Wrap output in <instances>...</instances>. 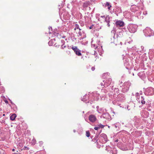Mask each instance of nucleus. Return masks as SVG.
I'll return each mask as SVG.
<instances>
[{
    "mask_svg": "<svg viewBox=\"0 0 154 154\" xmlns=\"http://www.w3.org/2000/svg\"><path fill=\"white\" fill-rule=\"evenodd\" d=\"M136 96L137 97V100L139 103H141L142 104H144L145 103V101L144 100V98L143 96L140 97L139 95V93H136L135 94Z\"/></svg>",
    "mask_w": 154,
    "mask_h": 154,
    "instance_id": "9d476101",
    "label": "nucleus"
},
{
    "mask_svg": "<svg viewBox=\"0 0 154 154\" xmlns=\"http://www.w3.org/2000/svg\"><path fill=\"white\" fill-rule=\"evenodd\" d=\"M90 133L88 131H86V135L87 137H89L90 136Z\"/></svg>",
    "mask_w": 154,
    "mask_h": 154,
    "instance_id": "473e14b6",
    "label": "nucleus"
},
{
    "mask_svg": "<svg viewBox=\"0 0 154 154\" xmlns=\"http://www.w3.org/2000/svg\"><path fill=\"white\" fill-rule=\"evenodd\" d=\"M143 0H140V2H142L140 4H138L137 5H132L130 9L131 10L134 12H136L137 11H138L140 9L142 10L143 8Z\"/></svg>",
    "mask_w": 154,
    "mask_h": 154,
    "instance_id": "f03ea898",
    "label": "nucleus"
},
{
    "mask_svg": "<svg viewBox=\"0 0 154 154\" xmlns=\"http://www.w3.org/2000/svg\"><path fill=\"white\" fill-rule=\"evenodd\" d=\"M50 28H51V29H52V28H51V27H50Z\"/></svg>",
    "mask_w": 154,
    "mask_h": 154,
    "instance_id": "052dcab7",
    "label": "nucleus"
},
{
    "mask_svg": "<svg viewBox=\"0 0 154 154\" xmlns=\"http://www.w3.org/2000/svg\"><path fill=\"white\" fill-rule=\"evenodd\" d=\"M61 42L62 43V45H64L65 43V42L64 41V40H61Z\"/></svg>",
    "mask_w": 154,
    "mask_h": 154,
    "instance_id": "ea45409f",
    "label": "nucleus"
},
{
    "mask_svg": "<svg viewBox=\"0 0 154 154\" xmlns=\"http://www.w3.org/2000/svg\"><path fill=\"white\" fill-rule=\"evenodd\" d=\"M8 101H7V100H6V101H5V102L6 103H8Z\"/></svg>",
    "mask_w": 154,
    "mask_h": 154,
    "instance_id": "864d4df0",
    "label": "nucleus"
},
{
    "mask_svg": "<svg viewBox=\"0 0 154 154\" xmlns=\"http://www.w3.org/2000/svg\"><path fill=\"white\" fill-rule=\"evenodd\" d=\"M142 116L144 118H147L148 116V114L147 112L145 111H143L142 113Z\"/></svg>",
    "mask_w": 154,
    "mask_h": 154,
    "instance_id": "6ab92c4d",
    "label": "nucleus"
},
{
    "mask_svg": "<svg viewBox=\"0 0 154 154\" xmlns=\"http://www.w3.org/2000/svg\"><path fill=\"white\" fill-rule=\"evenodd\" d=\"M49 29L50 30V28L49 27Z\"/></svg>",
    "mask_w": 154,
    "mask_h": 154,
    "instance_id": "0e129e2a",
    "label": "nucleus"
},
{
    "mask_svg": "<svg viewBox=\"0 0 154 154\" xmlns=\"http://www.w3.org/2000/svg\"><path fill=\"white\" fill-rule=\"evenodd\" d=\"M119 82H120V83H119L120 85V84H121L122 83V81L120 82V81H119Z\"/></svg>",
    "mask_w": 154,
    "mask_h": 154,
    "instance_id": "a18cd8bd",
    "label": "nucleus"
},
{
    "mask_svg": "<svg viewBox=\"0 0 154 154\" xmlns=\"http://www.w3.org/2000/svg\"><path fill=\"white\" fill-rule=\"evenodd\" d=\"M113 91L114 92V93H112H112L113 94L112 95V94H108V95L109 94V96H111L112 98V97H113L114 98H116L117 97H119L121 96L123 98L124 97V94H119V89L117 88H115Z\"/></svg>",
    "mask_w": 154,
    "mask_h": 154,
    "instance_id": "39448f33",
    "label": "nucleus"
},
{
    "mask_svg": "<svg viewBox=\"0 0 154 154\" xmlns=\"http://www.w3.org/2000/svg\"><path fill=\"white\" fill-rule=\"evenodd\" d=\"M104 75H108V73H105L104 74Z\"/></svg>",
    "mask_w": 154,
    "mask_h": 154,
    "instance_id": "49530a36",
    "label": "nucleus"
},
{
    "mask_svg": "<svg viewBox=\"0 0 154 154\" xmlns=\"http://www.w3.org/2000/svg\"><path fill=\"white\" fill-rule=\"evenodd\" d=\"M152 51V50H149V51L150 52V51Z\"/></svg>",
    "mask_w": 154,
    "mask_h": 154,
    "instance_id": "13d9d810",
    "label": "nucleus"
},
{
    "mask_svg": "<svg viewBox=\"0 0 154 154\" xmlns=\"http://www.w3.org/2000/svg\"><path fill=\"white\" fill-rule=\"evenodd\" d=\"M124 65L127 68H129L130 66V64L129 63H128V62H124Z\"/></svg>",
    "mask_w": 154,
    "mask_h": 154,
    "instance_id": "a878e982",
    "label": "nucleus"
},
{
    "mask_svg": "<svg viewBox=\"0 0 154 154\" xmlns=\"http://www.w3.org/2000/svg\"><path fill=\"white\" fill-rule=\"evenodd\" d=\"M117 98H118V100H119L120 101H122L125 99V96H124V98H123V97H122L121 96H120V97H117Z\"/></svg>",
    "mask_w": 154,
    "mask_h": 154,
    "instance_id": "7c9ffc66",
    "label": "nucleus"
},
{
    "mask_svg": "<svg viewBox=\"0 0 154 154\" xmlns=\"http://www.w3.org/2000/svg\"><path fill=\"white\" fill-rule=\"evenodd\" d=\"M72 48L74 51L75 52L77 50H78V49L76 46H72Z\"/></svg>",
    "mask_w": 154,
    "mask_h": 154,
    "instance_id": "bb28decb",
    "label": "nucleus"
},
{
    "mask_svg": "<svg viewBox=\"0 0 154 154\" xmlns=\"http://www.w3.org/2000/svg\"><path fill=\"white\" fill-rule=\"evenodd\" d=\"M116 25L117 26H124V22L121 20L118 21L116 22Z\"/></svg>",
    "mask_w": 154,
    "mask_h": 154,
    "instance_id": "2eb2a0df",
    "label": "nucleus"
},
{
    "mask_svg": "<svg viewBox=\"0 0 154 154\" xmlns=\"http://www.w3.org/2000/svg\"><path fill=\"white\" fill-rule=\"evenodd\" d=\"M94 129L95 130H98V129H99V127H98V125L97 126L94 127Z\"/></svg>",
    "mask_w": 154,
    "mask_h": 154,
    "instance_id": "c9c22d12",
    "label": "nucleus"
},
{
    "mask_svg": "<svg viewBox=\"0 0 154 154\" xmlns=\"http://www.w3.org/2000/svg\"><path fill=\"white\" fill-rule=\"evenodd\" d=\"M100 139L103 143H105L107 141V138L106 135L104 134H102L100 135Z\"/></svg>",
    "mask_w": 154,
    "mask_h": 154,
    "instance_id": "ddd939ff",
    "label": "nucleus"
},
{
    "mask_svg": "<svg viewBox=\"0 0 154 154\" xmlns=\"http://www.w3.org/2000/svg\"><path fill=\"white\" fill-rule=\"evenodd\" d=\"M76 55L80 56L81 55V51L78 49V50H77L75 52Z\"/></svg>",
    "mask_w": 154,
    "mask_h": 154,
    "instance_id": "b1692460",
    "label": "nucleus"
},
{
    "mask_svg": "<svg viewBox=\"0 0 154 154\" xmlns=\"http://www.w3.org/2000/svg\"><path fill=\"white\" fill-rule=\"evenodd\" d=\"M99 107V106H97V109H98V108Z\"/></svg>",
    "mask_w": 154,
    "mask_h": 154,
    "instance_id": "6e6d98bb",
    "label": "nucleus"
},
{
    "mask_svg": "<svg viewBox=\"0 0 154 154\" xmlns=\"http://www.w3.org/2000/svg\"><path fill=\"white\" fill-rule=\"evenodd\" d=\"M49 33L50 34L51 32H49Z\"/></svg>",
    "mask_w": 154,
    "mask_h": 154,
    "instance_id": "bf43d9fd",
    "label": "nucleus"
},
{
    "mask_svg": "<svg viewBox=\"0 0 154 154\" xmlns=\"http://www.w3.org/2000/svg\"><path fill=\"white\" fill-rule=\"evenodd\" d=\"M147 14V12L146 11H144L143 12V14H144V15H146Z\"/></svg>",
    "mask_w": 154,
    "mask_h": 154,
    "instance_id": "58836bf2",
    "label": "nucleus"
},
{
    "mask_svg": "<svg viewBox=\"0 0 154 154\" xmlns=\"http://www.w3.org/2000/svg\"><path fill=\"white\" fill-rule=\"evenodd\" d=\"M78 34L79 36H81L82 35V33L81 31L79 32Z\"/></svg>",
    "mask_w": 154,
    "mask_h": 154,
    "instance_id": "79ce46f5",
    "label": "nucleus"
},
{
    "mask_svg": "<svg viewBox=\"0 0 154 154\" xmlns=\"http://www.w3.org/2000/svg\"><path fill=\"white\" fill-rule=\"evenodd\" d=\"M151 154H154V151H153L152 153H151Z\"/></svg>",
    "mask_w": 154,
    "mask_h": 154,
    "instance_id": "8fccbe9b",
    "label": "nucleus"
},
{
    "mask_svg": "<svg viewBox=\"0 0 154 154\" xmlns=\"http://www.w3.org/2000/svg\"><path fill=\"white\" fill-rule=\"evenodd\" d=\"M97 46H99L98 48L99 49V50H98V51H100V52H101L102 51L103 49L102 48V46L101 45V42L99 41L97 42Z\"/></svg>",
    "mask_w": 154,
    "mask_h": 154,
    "instance_id": "a211bd4d",
    "label": "nucleus"
},
{
    "mask_svg": "<svg viewBox=\"0 0 154 154\" xmlns=\"http://www.w3.org/2000/svg\"><path fill=\"white\" fill-rule=\"evenodd\" d=\"M153 89L151 87L147 88L145 91L144 94L146 95H151L154 94Z\"/></svg>",
    "mask_w": 154,
    "mask_h": 154,
    "instance_id": "9b49d317",
    "label": "nucleus"
},
{
    "mask_svg": "<svg viewBox=\"0 0 154 154\" xmlns=\"http://www.w3.org/2000/svg\"><path fill=\"white\" fill-rule=\"evenodd\" d=\"M90 94L91 95V98L92 99V101L95 100L99 99L100 95L97 93L96 92L93 93L92 94Z\"/></svg>",
    "mask_w": 154,
    "mask_h": 154,
    "instance_id": "f8f14e48",
    "label": "nucleus"
},
{
    "mask_svg": "<svg viewBox=\"0 0 154 154\" xmlns=\"http://www.w3.org/2000/svg\"><path fill=\"white\" fill-rule=\"evenodd\" d=\"M79 29V30H81V29L79 28V25L77 24H76L75 25V28L74 29L75 30L76 29Z\"/></svg>",
    "mask_w": 154,
    "mask_h": 154,
    "instance_id": "c756f323",
    "label": "nucleus"
},
{
    "mask_svg": "<svg viewBox=\"0 0 154 154\" xmlns=\"http://www.w3.org/2000/svg\"><path fill=\"white\" fill-rule=\"evenodd\" d=\"M0 154H6V152L3 150L0 151Z\"/></svg>",
    "mask_w": 154,
    "mask_h": 154,
    "instance_id": "72a5a7b5",
    "label": "nucleus"
},
{
    "mask_svg": "<svg viewBox=\"0 0 154 154\" xmlns=\"http://www.w3.org/2000/svg\"><path fill=\"white\" fill-rule=\"evenodd\" d=\"M122 124H124V123H123V122H122Z\"/></svg>",
    "mask_w": 154,
    "mask_h": 154,
    "instance_id": "4d7b16f0",
    "label": "nucleus"
},
{
    "mask_svg": "<svg viewBox=\"0 0 154 154\" xmlns=\"http://www.w3.org/2000/svg\"><path fill=\"white\" fill-rule=\"evenodd\" d=\"M64 45H62L61 46V48L62 49H63L64 48H65L66 47V46H63Z\"/></svg>",
    "mask_w": 154,
    "mask_h": 154,
    "instance_id": "e433bc0d",
    "label": "nucleus"
},
{
    "mask_svg": "<svg viewBox=\"0 0 154 154\" xmlns=\"http://www.w3.org/2000/svg\"><path fill=\"white\" fill-rule=\"evenodd\" d=\"M91 45L92 48H94L95 49H99L98 47L99 46H97V45L93 44V41L91 42Z\"/></svg>",
    "mask_w": 154,
    "mask_h": 154,
    "instance_id": "aec40b11",
    "label": "nucleus"
},
{
    "mask_svg": "<svg viewBox=\"0 0 154 154\" xmlns=\"http://www.w3.org/2000/svg\"><path fill=\"white\" fill-rule=\"evenodd\" d=\"M89 120L91 122H94L97 120V118L94 115H91L89 116Z\"/></svg>",
    "mask_w": 154,
    "mask_h": 154,
    "instance_id": "4468645a",
    "label": "nucleus"
},
{
    "mask_svg": "<svg viewBox=\"0 0 154 154\" xmlns=\"http://www.w3.org/2000/svg\"><path fill=\"white\" fill-rule=\"evenodd\" d=\"M144 34L146 36H151L154 35L153 31L149 27H146L143 30Z\"/></svg>",
    "mask_w": 154,
    "mask_h": 154,
    "instance_id": "423d86ee",
    "label": "nucleus"
},
{
    "mask_svg": "<svg viewBox=\"0 0 154 154\" xmlns=\"http://www.w3.org/2000/svg\"><path fill=\"white\" fill-rule=\"evenodd\" d=\"M54 34L56 36H58L59 35V34L57 33H54Z\"/></svg>",
    "mask_w": 154,
    "mask_h": 154,
    "instance_id": "a19ab883",
    "label": "nucleus"
},
{
    "mask_svg": "<svg viewBox=\"0 0 154 154\" xmlns=\"http://www.w3.org/2000/svg\"><path fill=\"white\" fill-rule=\"evenodd\" d=\"M141 9H140L138 10V11H137L136 12V15L137 17L139 19H143V16H140V15L141 13V11H140Z\"/></svg>",
    "mask_w": 154,
    "mask_h": 154,
    "instance_id": "dca6fc26",
    "label": "nucleus"
},
{
    "mask_svg": "<svg viewBox=\"0 0 154 154\" xmlns=\"http://www.w3.org/2000/svg\"><path fill=\"white\" fill-rule=\"evenodd\" d=\"M101 118H103L107 119H109V115L108 113H104L101 116Z\"/></svg>",
    "mask_w": 154,
    "mask_h": 154,
    "instance_id": "f3484780",
    "label": "nucleus"
},
{
    "mask_svg": "<svg viewBox=\"0 0 154 154\" xmlns=\"http://www.w3.org/2000/svg\"><path fill=\"white\" fill-rule=\"evenodd\" d=\"M39 143H40V144H39L40 146H42L43 144V142L42 141H40Z\"/></svg>",
    "mask_w": 154,
    "mask_h": 154,
    "instance_id": "4c0bfd02",
    "label": "nucleus"
},
{
    "mask_svg": "<svg viewBox=\"0 0 154 154\" xmlns=\"http://www.w3.org/2000/svg\"><path fill=\"white\" fill-rule=\"evenodd\" d=\"M95 69V68L94 67H92V68H91V70H92V71H94Z\"/></svg>",
    "mask_w": 154,
    "mask_h": 154,
    "instance_id": "37998d69",
    "label": "nucleus"
},
{
    "mask_svg": "<svg viewBox=\"0 0 154 154\" xmlns=\"http://www.w3.org/2000/svg\"><path fill=\"white\" fill-rule=\"evenodd\" d=\"M141 48L142 50H143V49L144 48V47L143 46H141Z\"/></svg>",
    "mask_w": 154,
    "mask_h": 154,
    "instance_id": "c03bdc74",
    "label": "nucleus"
},
{
    "mask_svg": "<svg viewBox=\"0 0 154 154\" xmlns=\"http://www.w3.org/2000/svg\"><path fill=\"white\" fill-rule=\"evenodd\" d=\"M84 25V23H83V25H82V26H83Z\"/></svg>",
    "mask_w": 154,
    "mask_h": 154,
    "instance_id": "e2e57ef3",
    "label": "nucleus"
},
{
    "mask_svg": "<svg viewBox=\"0 0 154 154\" xmlns=\"http://www.w3.org/2000/svg\"><path fill=\"white\" fill-rule=\"evenodd\" d=\"M108 91L105 89H102L101 90V92L103 93V95L104 96V97H105V95L107 93Z\"/></svg>",
    "mask_w": 154,
    "mask_h": 154,
    "instance_id": "412c9836",
    "label": "nucleus"
},
{
    "mask_svg": "<svg viewBox=\"0 0 154 154\" xmlns=\"http://www.w3.org/2000/svg\"><path fill=\"white\" fill-rule=\"evenodd\" d=\"M82 26L83 24H82Z\"/></svg>",
    "mask_w": 154,
    "mask_h": 154,
    "instance_id": "69168bd1",
    "label": "nucleus"
},
{
    "mask_svg": "<svg viewBox=\"0 0 154 154\" xmlns=\"http://www.w3.org/2000/svg\"><path fill=\"white\" fill-rule=\"evenodd\" d=\"M120 125V123L119 122H117L112 125V126L113 127H114L115 128H119Z\"/></svg>",
    "mask_w": 154,
    "mask_h": 154,
    "instance_id": "4be33fe9",
    "label": "nucleus"
},
{
    "mask_svg": "<svg viewBox=\"0 0 154 154\" xmlns=\"http://www.w3.org/2000/svg\"><path fill=\"white\" fill-rule=\"evenodd\" d=\"M127 28L130 32L134 33L137 30V26L136 25L130 24L128 25Z\"/></svg>",
    "mask_w": 154,
    "mask_h": 154,
    "instance_id": "6e6552de",
    "label": "nucleus"
},
{
    "mask_svg": "<svg viewBox=\"0 0 154 154\" xmlns=\"http://www.w3.org/2000/svg\"><path fill=\"white\" fill-rule=\"evenodd\" d=\"M16 117V115L15 114H14L10 116V119L11 120L13 121L15 119Z\"/></svg>",
    "mask_w": 154,
    "mask_h": 154,
    "instance_id": "5701e85b",
    "label": "nucleus"
},
{
    "mask_svg": "<svg viewBox=\"0 0 154 154\" xmlns=\"http://www.w3.org/2000/svg\"><path fill=\"white\" fill-rule=\"evenodd\" d=\"M106 6H107L108 7V8L109 10L110 9V8L111 7V5H110L108 2H106Z\"/></svg>",
    "mask_w": 154,
    "mask_h": 154,
    "instance_id": "cd10ccee",
    "label": "nucleus"
},
{
    "mask_svg": "<svg viewBox=\"0 0 154 154\" xmlns=\"http://www.w3.org/2000/svg\"><path fill=\"white\" fill-rule=\"evenodd\" d=\"M112 82V79L110 78H108L106 79L103 80V82H101V86H103L104 87H107L110 85Z\"/></svg>",
    "mask_w": 154,
    "mask_h": 154,
    "instance_id": "0eeeda50",
    "label": "nucleus"
},
{
    "mask_svg": "<svg viewBox=\"0 0 154 154\" xmlns=\"http://www.w3.org/2000/svg\"><path fill=\"white\" fill-rule=\"evenodd\" d=\"M88 5V2H85L84 3L83 5V6L84 8L87 7Z\"/></svg>",
    "mask_w": 154,
    "mask_h": 154,
    "instance_id": "c85d7f7f",
    "label": "nucleus"
},
{
    "mask_svg": "<svg viewBox=\"0 0 154 154\" xmlns=\"http://www.w3.org/2000/svg\"><path fill=\"white\" fill-rule=\"evenodd\" d=\"M15 151V149H12V151Z\"/></svg>",
    "mask_w": 154,
    "mask_h": 154,
    "instance_id": "3c124183",
    "label": "nucleus"
},
{
    "mask_svg": "<svg viewBox=\"0 0 154 154\" xmlns=\"http://www.w3.org/2000/svg\"><path fill=\"white\" fill-rule=\"evenodd\" d=\"M73 131L74 132V133H75L76 131L75 130H74Z\"/></svg>",
    "mask_w": 154,
    "mask_h": 154,
    "instance_id": "09e8293b",
    "label": "nucleus"
},
{
    "mask_svg": "<svg viewBox=\"0 0 154 154\" xmlns=\"http://www.w3.org/2000/svg\"><path fill=\"white\" fill-rule=\"evenodd\" d=\"M82 100L83 101L85 102L86 103H87L90 102L91 103V101L92 102V99L91 98V95L90 94L87 97V95H85L83 96L82 99Z\"/></svg>",
    "mask_w": 154,
    "mask_h": 154,
    "instance_id": "1a4fd4ad",
    "label": "nucleus"
},
{
    "mask_svg": "<svg viewBox=\"0 0 154 154\" xmlns=\"http://www.w3.org/2000/svg\"><path fill=\"white\" fill-rule=\"evenodd\" d=\"M116 32V30L114 29H112L111 32L112 37L111 38V43H113L115 45H117L119 44V43L121 44V42L119 41L118 38L117 36L116 38H115Z\"/></svg>",
    "mask_w": 154,
    "mask_h": 154,
    "instance_id": "7ed1b4c3",
    "label": "nucleus"
},
{
    "mask_svg": "<svg viewBox=\"0 0 154 154\" xmlns=\"http://www.w3.org/2000/svg\"><path fill=\"white\" fill-rule=\"evenodd\" d=\"M53 40L55 41V39H53L52 40L49 41L48 43L49 46H52L54 44V43L53 42Z\"/></svg>",
    "mask_w": 154,
    "mask_h": 154,
    "instance_id": "393cba45",
    "label": "nucleus"
},
{
    "mask_svg": "<svg viewBox=\"0 0 154 154\" xmlns=\"http://www.w3.org/2000/svg\"><path fill=\"white\" fill-rule=\"evenodd\" d=\"M103 98H102V100H104L105 99V97H103Z\"/></svg>",
    "mask_w": 154,
    "mask_h": 154,
    "instance_id": "de8ad7c7",
    "label": "nucleus"
},
{
    "mask_svg": "<svg viewBox=\"0 0 154 154\" xmlns=\"http://www.w3.org/2000/svg\"><path fill=\"white\" fill-rule=\"evenodd\" d=\"M112 87H113V86H112V87H111V88H112Z\"/></svg>",
    "mask_w": 154,
    "mask_h": 154,
    "instance_id": "680f3d73",
    "label": "nucleus"
},
{
    "mask_svg": "<svg viewBox=\"0 0 154 154\" xmlns=\"http://www.w3.org/2000/svg\"><path fill=\"white\" fill-rule=\"evenodd\" d=\"M112 17H110L109 15H106L105 16H101L99 18V20L101 21V22L104 23L106 24L107 26L109 27L110 26L109 23L110 21L111 20Z\"/></svg>",
    "mask_w": 154,
    "mask_h": 154,
    "instance_id": "f257e3e1",
    "label": "nucleus"
},
{
    "mask_svg": "<svg viewBox=\"0 0 154 154\" xmlns=\"http://www.w3.org/2000/svg\"><path fill=\"white\" fill-rule=\"evenodd\" d=\"M98 126L100 128H103L104 126L101 124H100L98 125Z\"/></svg>",
    "mask_w": 154,
    "mask_h": 154,
    "instance_id": "f704fd0d",
    "label": "nucleus"
},
{
    "mask_svg": "<svg viewBox=\"0 0 154 154\" xmlns=\"http://www.w3.org/2000/svg\"><path fill=\"white\" fill-rule=\"evenodd\" d=\"M31 143L33 144H35L36 143V140L35 139H33L31 141Z\"/></svg>",
    "mask_w": 154,
    "mask_h": 154,
    "instance_id": "2f4dec72",
    "label": "nucleus"
},
{
    "mask_svg": "<svg viewBox=\"0 0 154 154\" xmlns=\"http://www.w3.org/2000/svg\"><path fill=\"white\" fill-rule=\"evenodd\" d=\"M5 114H3V116H5Z\"/></svg>",
    "mask_w": 154,
    "mask_h": 154,
    "instance_id": "5fc2aeb1",
    "label": "nucleus"
},
{
    "mask_svg": "<svg viewBox=\"0 0 154 154\" xmlns=\"http://www.w3.org/2000/svg\"><path fill=\"white\" fill-rule=\"evenodd\" d=\"M92 28V26H91L90 27H89V29H91Z\"/></svg>",
    "mask_w": 154,
    "mask_h": 154,
    "instance_id": "603ef678",
    "label": "nucleus"
},
{
    "mask_svg": "<svg viewBox=\"0 0 154 154\" xmlns=\"http://www.w3.org/2000/svg\"><path fill=\"white\" fill-rule=\"evenodd\" d=\"M131 83L129 81L125 82L120 87L122 88L121 91L123 93L127 92L129 90Z\"/></svg>",
    "mask_w": 154,
    "mask_h": 154,
    "instance_id": "20e7f679",
    "label": "nucleus"
}]
</instances>
